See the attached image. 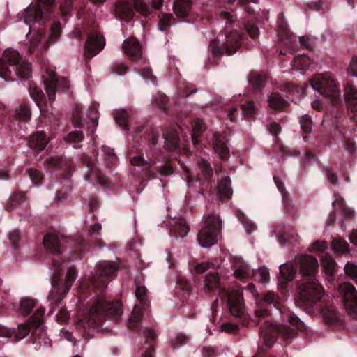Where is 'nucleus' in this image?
<instances>
[{
    "label": "nucleus",
    "mask_w": 357,
    "mask_h": 357,
    "mask_svg": "<svg viewBox=\"0 0 357 357\" xmlns=\"http://www.w3.org/2000/svg\"><path fill=\"white\" fill-rule=\"evenodd\" d=\"M204 286L209 291H216L219 294L224 293L225 295H227L228 307L231 314L238 317L243 312L244 301L243 290L238 289L227 294L217 271H210L206 275Z\"/></svg>",
    "instance_id": "obj_3"
},
{
    "label": "nucleus",
    "mask_w": 357,
    "mask_h": 357,
    "mask_svg": "<svg viewBox=\"0 0 357 357\" xmlns=\"http://www.w3.org/2000/svg\"><path fill=\"white\" fill-rule=\"evenodd\" d=\"M234 275L238 280L248 279L253 275V269L241 258H236L233 262Z\"/></svg>",
    "instance_id": "obj_19"
},
{
    "label": "nucleus",
    "mask_w": 357,
    "mask_h": 357,
    "mask_svg": "<svg viewBox=\"0 0 357 357\" xmlns=\"http://www.w3.org/2000/svg\"><path fill=\"white\" fill-rule=\"evenodd\" d=\"M280 275L278 289L284 291L287 288V282L294 279L297 271V264L296 261L284 263L279 266Z\"/></svg>",
    "instance_id": "obj_15"
},
{
    "label": "nucleus",
    "mask_w": 357,
    "mask_h": 357,
    "mask_svg": "<svg viewBox=\"0 0 357 357\" xmlns=\"http://www.w3.org/2000/svg\"><path fill=\"white\" fill-rule=\"evenodd\" d=\"M241 35L237 31H231L225 36V41L223 43L226 52L229 54H233L236 49L240 46Z\"/></svg>",
    "instance_id": "obj_21"
},
{
    "label": "nucleus",
    "mask_w": 357,
    "mask_h": 357,
    "mask_svg": "<svg viewBox=\"0 0 357 357\" xmlns=\"http://www.w3.org/2000/svg\"><path fill=\"white\" fill-rule=\"evenodd\" d=\"M43 38V36L40 32H37L36 35L33 36V38L29 42L28 45V51L30 54L33 53L35 47L40 45L41 49H47L48 47V45L47 42L45 40L44 43H42Z\"/></svg>",
    "instance_id": "obj_33"
},
{
    "label": "nucleus",
    "mask_w": 357,
    "mask_h": 357,
    "mask_svg": "<svg viewBox=\"0 0 357 357\" xmlns=\"http://www.w3.org/2000/svg\"><path fill=\"white\" fill-rule=\"evenodd\" d=\"M54 0H37L36 4H31L23 13V24L28 26L29 33L31 26L38 24L39 26L45 24L50 19L53 12Z\"/></svg>",
    "instance_id": "obj_6"
},
{
    "label": "nucleus",
    "mask_w": 357,
    "mask_h": 357,
    "mask_svg": "<svg viewBox=\"0 0 357 357\" xmlns=\"http://www.w3.org/2000/svg\"><path fill=\"white\" fill-rule=\"evenodd\" d=\"M165 147L168 151L175 150L178 146V132L174 129H171L164 134Z\"/></svg>",
    "instance_id": "obj_26"
},
{
    "label": "nucleus",
    "mask_w": 357,
    "mask_h": 357,
    "mask_svg": "<svg viewBox=\"0 0 357 357\" xmlns=\"http://www.w3.org/2000/svg\"><path fill=\"white\" fill-rule=\"evenodd\" d=\"M300 273L303 278H316L315 273L318 268L317 259L312 256H302L299 259Z\"/></svg>",
    "instance_id": "obj_17"
},
{
    "label": "nucleus",
    "mask_w": 357,
    "mask_h": 357,
    "mask_svg": "<svg viewBox=\"0 0 357 357\" xmlns=\"http://www.w3.org/2000/svg\"><path fill=\"white\" fill-rule=\"evenodd\" d=\"M116 12L124 20H129L132 17V11L126 3H121L116 6Z\"/></svg>",
    "instance_id": "obj_44"
},
{
    "label": "nucleus",
    "mask_w": 357,
    "mask_h": 357,
    "mask_svg": "<svg viewBox=\"0 0 357 357\" xmlns=\"http://www.w3.org/2000/svg\"><path fill=\"white\" fill-rule=\"evenodd\" d=\"M136 11L141 15L146 16L149 14V9L143 0H132Z\"/></svg>",
    "instance_id": "obj_52"
},
{
    "label": "nucleus",
    "mask_w": 357,
    "mask_h": 357,
    "mask_svg": "<svg viewBox=\"0 0 357 357\" xmlns=\"http://www.w3.org/2000/svg\"><path fill=\"white\" fill-rule=\"evenodd\" d=\"M169 99L167 96L163 93H157L152 100V104L162 112H166L167 105Z\"/></svg>",
    "instance_id": "obj_39"
},
{
    "label": "nucleus",
    "mask_w": 357,
    "mask_h": 357,
    "mask_svg": "<svg viewBox=\"0 0 357 357\" xmlns=\"http://www.w3.org/2000/svg\"><path fill=\"white\" fill-rule=\"evenodd\" d=\"M19 52L6 49L0 58V78L6 82H14L18 78L29 77L31 68L28 62H20Z\"/></svg>",
    "instance_id": "obj_2"
},
{
    "label": "nucleus",
    "mask_w": 357,
    "mask_h": 357,
    "mask_svg": "<svg viewBox=\"0 0 357 357\" xmlns=\"http://www.w3.org/2000/svg\"><path fill=\"white\" fill-rule=\"evenodd\" d=\"M206 127L205 123L200 119H196L192 124V142L194 145L199 143V137L202 132L206 130Z\"/></svg>",
    "instance_id": "obj_28"
},
{
    "label": "nucleus",
    "mask_w": 357,
    "mask_h": 357,
    "mask_svg": "<svg viewBox=\"0 0 357 357\" xmlns=\"http://www.w3.org/2000/svg\"><path fill=\"white\" fill-rule=\"evenodd\" d=\"M321 314L323 319L326 323L333 324L340 319L337 312L333 307H329L323 310Z\"/></svg>",
    "instance_id": "obj_37"
},
{
    "label": "nucleus",
    "mask_w": 357,
    "mask_h": 357,
    "mask_svg": "<svg viewBox=\"0 0 357 357\" xmlns=\"http://www.w3.org/2000/svg\"><path fill=\"white\" fill-rule=\"evenodd\" d=\"M236 215L238 219L243 225L245 232L248 234H250L252 232L256 230V225L252 221L249 220L242 211H238L236 212Z\"/></svg>",
    "instance_id": "obj_35"
},
{
    "label": "nucleus",
    "mask_w": 357,
    "mask_h": 357,
    "mask_svg": "<svg viewBox=\"0 0 357 357\" xmlns=\"http://www.w3.org/2000/svg\"><path fill=\"white\" fill-rule=\"evenodd\" d=\"M344 272L347 275L353 280H357V264L354 262H347L344 266Z\"/></svg>",
    "instance_id": "obj_56"
},
{
    "label": "nucleus",
    "mask_w": 357,
    "mask_h": 357,
    "mask_svg": "<svg viewBox=\"0 0 357 357\" xmlns=\"http://www.w3.org/2000/svg\"><path fill=\"white\" fill-rule=\"evenodd\" d=\"M36 302L33 299L29 298H24L20 301V309L25 314H29L33 307Z\"/></svg>",
    "instance_id": "obj_46"
},
{
    "label": "nucleus",
    "mask_w": 357,
    "mask_h": 357,
    "mask_svg": "<svg viewBox=\"0 0 357 357\" xmlns=\"http://www.w3.org/2000/svg\"><path fill=\"white\" fill-rule=\"evenodd\" d=\"M29 94L36 102L37 107L39 108L40 112H43V103L45 100V95L40 88L31 84L29 87Z\"/></svg>",
    "instance_id": "obj_27"
},
{
    "label": "nucleus",
    "mask_w": 357,
    "mask_h": 357,
    "mask_svg": "<svg viewBox=\"0 0 357 357\" xmlns=\"http://www.w3.org/2000/svg\"><path fill=\"white\" fill-rule=\"evenodd\" d=\"M335 261L334 259L329 256L326 255L321 259V266L325 271L326 273L328 275H332L334 273L335 268Z\"/></svg>",
    "instance_id": "obj_41"
},
{
    "label": "nucleus",
    "mask_w": 357,
    "mask_h": 357,
    "mask_svg": "<svg viewBox=\"0 0 357 357\" xmlns=\"http://www.w3.org/2000/svg\"><path fill=\"white\" fill-rule=\"evenodd\" d=\"M333 205L334 207L338 206L339 207L342 208L344 215L348 217H353L354 215V211L352 208L347 207L344 205V202L343 199H336L333 202Z\"/></svg>",
    "instance_id": "obj_60"
},
{
    "label": "nucleus",
    "mask_w": 357,
    "mask_h": 357,
    "mask_svg": "<svg viewBox=\"0 0 357 357\" xmlns=\"http://www.w3.org/2000/svg\"><path fill=\"white\" fill-rule=\"evenodd\" d=\"M105 45L104 38L99 34L90 35L85 43L84 55L87 59H91L103 50Z\"/></svg>",
    "instance_id": "obj_14"
},
{
    "label": "nucleus",
    "mask_w": 357,
    "mask_h": 357,
    "mask_svg": "<svg viewBox=\"0 0 357 357\" xmlns=\"http://www.w3.org/2000/svg\"><path fill=\"white\" fill-rule=\"evenodd\" d=\"M141 76L146 82H150L153 84H156V77L152 74L151 70L146 67L141 70Z\"/></svg>",
    "instance_id": "obj_59"
},
{
    "label": "nucleus",
    "mask_w": 357,
    "mask_h": 357,
    "mask_svg": "<svg viewBox=\"0 0 357 357\" xmlns=\"http://www.w3.org/2000/svg\"><path fill=\"white\" fill-rule=\"evenodd\" d=\"M243 114L245 117H250L256 112L257 107L252 101H248L241 105Z\"/></svg>",
    "instance_id": "obj_55"
},
{
    "label": "nucleus",
    "mask_w": 357,
    "mask_h": 357,
    "mask_svg": "<svg viewBox=\"0 0 357 357\" xmlns=\"http://www.w3.org/2000/svg\"><path fill=\"white\" fill-rule=\"evenodd\" d=\"M43 244L46 250H47L54 256L52 259V265L55 269L60 268L61 264L63 261L61 258V246L60 238L58 234H49L45 236Z\"/></svg>",
    "instance_id": "obj_13"
},
{
    "label": "nucleus",
    "mask_w": 357,
    "mask_h": 357,
    "mask_svg": "<svg viewBox=\"0 0 357 357\" xmlns=\"http://www.w3.org/2000/svg\"><path fill=\"white\" fill-rule=\"evenodd\" d=\"M332 248L338 255H344L349 252V245L341 238H335L332 242Z\"/></svg>",
    "instance_id": "obj_34"
},
{
    "label": "nucleus",
    "mask_w": 357,
    "mask_h": 357,
    "mask_svg": "<svg viewBox=\"0 0 357 357\" xmlns=\"http://www.w3.org/2000/svg\"><path fill=\"white\" fill-rule=\"evenodd\" d=\"M136 11L141 15L146 16L149 14V9L143 0H132Z\"/></svg>",
    "instance_id": "obj_53"
},
{
    "label": "nucleus",
    "mask_w": 357,
    "mask_h": 357,
    "mask_svg": "<svg viewBox=\"0 0 357 357\" xmlns=\"http://www.w3.org/2000/svg\"><path fill=\"white\" fill-rule=\"evenodd\" d=\"M268 105L276 110L283 109L287 105V101L278 93H272L268 99Z\"/></svg>",
    "instance_id": "obj_30"
},
{
    "label": "nucleus",
    "mask_w": 357,
    "mask_h": 357,
    "mask_svg": "<svg viewBox=\"0 0 357 357\" xmlns=\"http://www.w3.org/2000/svg\"><path fill=\"white\" fill-rule=\"evenodd\" d=\"M299 122L301 124V129L305 132H306V133L310 132V131L312 130V122L311 118L308 115L305 114V115L302 116L300 118Z\"/></svg>",
    "instance_id": "obj_58"
},
{
    "label": "nucleus",
    "mask_w": 357,
    "mask_h": 357,
    "mask_svg": "<svg viewBox=\"0 0 357 357\" xmlns=\"http://www.w3.org/2000/svg\"><path fill=\"white\" fill-rule=\"evenodd\" d=\"M197 165L204 176L208 177L212 175L213 170L207 160L203 158H199L197 160Z\"/></svg>",
    "instance_id": "obj_47"
},
{
    "label": "nucleus",
    "mask_w": 357,
    "mask_h": 357,
    "mask_svg": "<svg viewBox=\"0 0 357 357\" xmlns=\"http://www.w3.org/2000/svg\"><path fill=\"white\" fill-rule=\"evenodd\" d=\"M146 294L147 289L144 285L141 284H136L135 296L136 298L142 302L144 307L146 305L145 298Z\"/></svg>",
    "instance_id": "obj_50"
},
{
    "label": "nucleus",
    "mask_w": 357,
    "mask_h": 357,
    "mask_svg": "<svg viewBox=\"0 0 357 357\" xmlns=\"http://www.w3.org/2000/svg\"><path fill=\"white\" fill-rule=\"evenodd\" d=\"M9 241L14 249L17 248V243L20 241V234L18 230H15L8 234Z\"/></svg>",
    "instance_id": "obj_63"
},
{
    "label": "nucleus",
    "mask_w": 357,
    "mask_h": 357,
    "mask_svg": "<svg viewBox=\"0 0 357 357\" xmlns=\"http://www.w3.org/2000/svg\"><path fill=\"white\" fill-rule=\"evenodd\" d=\"M43 81L50 103L54 101L56 91H65L70 86L68 81L65 77H56L54 71L52 69L46 70L45 73L43 75Z\"/></svg>",
    "instance_id": "obj_9"
},
{
    "label": "nucleus",
    "mask_w": 357,
    "mask_h": 357,
    "mask_svg": "<svg viewBox=\"0 0 357 357\" xmlns=\"http://www.w3.org/2000/svg\"><path fill=\"white\" fill-rule=\"evenodd\" d=\"M45 313V309L43 307H39L36 310L33 316L31 317V326L36 327V329L33 331V334H36L37 331H41L40 326L43 322V315Z\"/></svg>",
    "instance_id": "obj_38"
},
{
    "label": "nucleus",
    "mask_w": 357,
    "mask_h": 357,
    "mask_svg": "<svg viewBox=\"0 0 357 357\" xmlns=\"http://www.w3.org/2000/svg\"><path fill=\"white\" fill-rule=\"evenodd\" d=\"M49 139L46 138V135L43 131H38L31 135L29 139V145L31 149L43 150L44 149Z\"/></svg>",
    "instance_id": "obj_23"
},
{
    "label": "nucleus",
    "mask_w": 357,
    "mask_h": 357,
    "mask_svg": "<svg viewBox=\"0 0 357 357\" xmlns=\"http://www.w3.org/2000/svg\"><path fill=\"white\" fill-rule=\"evenodd\" d=\"M29 176L35 186H38L43 178L42 174L36 169H29L27 170Z\"/></svg>",
    "instance_id": "obj_51"
},
{
    "label": "nucleus",
    "mask_w": 357,
    "mask_h": 357,
    "mask_svg": "<svg viewBox=\"0 0 357 357\" xmlns=\"http://www.w3.org/2000/svg\"><path fill=\"white\" fill-rule=\"evenodd\" d=\"M116 270V266L110 261L100 262L96 266V277L91 283L96 289L97 297L90 307L89 317L80 320L81 322H86L89 327H94L97 324L96 319L100 320L105 315L118 318L123 313L121 303L112 301L103 293L108 282L107 278L112 277Z\"/></svg>",
    "instance_id": "obj_1"
},
{
    "label": "nucleus",
    "mask_w": 357,
    "mask_h": 357,
    "mask_svg": "<svg viewBox=\"0 0 357 357\" xmlns=\"http://www.w3.org/2000/svg\"><path fill=\"white\" fill-rule=\"evenodd\" d=\"M116 122L122 128H127L128 114L125 110H117L114 113Z\"/></svg>",
    "instance_id": "obj_49"
},
{
    "label": "nucleus",
    "mask_w": 357,
    "mask_h": 357,
    "mask_svg": "<svg viewBox=\"0 0 357 357\" xmlns=\"http://www.w3.org/2000/svg\"><path fill=\"white\" fill-rule=\"evenodd\" d=\"M296 303L305 309L314 306L324 294L323 287L316 278H303L297 287Z\"/></svg>",
    "instance_id": "obj_5"
},
{
    "label": "nucleus",
    "mask_w": 357,
    "mask_h": 357,
    "mask_svg": "<svg viewBox=\"0 0 357 357\" xmlns=\"http://www.w3.org/2000/svg\"><path fill=\"white\" fill-rule=\"evenodd\" d=\"M124 53L132 59H138L142 56V45L134 37L126 39L122 43Z\"/></svg>",
    "instance_id": "obj_18"
},
{
    "label": "nucleus",
    "mask_w": 357,
    "mask_h": 357,
    "mask_svg": "<svg viewBox=\"0 0 357 357\" xmlns=\"http://www.w3.org/2000/svg\"><path fill=\"white\" fill-rule=\"evenodd\" d=\"M280 30L278 33V36L280 37V45L282 46H285L289 50V53H293L295 52L297 46L298 41L301 44V45L304 46L306 48L310 47V43L307 38L302 37L298 39L296 36L291 32H290L286 27H283L281 25ZM287 52L280 51V54L282 55L287 54Z\"/></svg>",
    "instance_id": "obj_12"
},
{
    "label": "nucleus",
    "mask_w": 357,
    "mask_h": 357,
    "mask_svg": "<svg viewBox=\"0 0 357 357\" xmlns=\"http://www.w3.org/2000/svg\"><path fill=\"white\" fill-rule=\"evenodd\" d=\"M76 277L77 273L74 267H70L68 268L64 281H60L56 277H54L52 282V287L50 296L56 301L63 298L70 289Z\"/></svg>",
    "instance_id": "obj_10"
},
{
    "label": "nucleus",
    "mask_w": 357,
    "mask_h": 357,
    "mask_svg": "<svg viewBox=\"0 0 357 357\" xmlns=\"http://www.w3.org/2000/svg\"><path fill=\"white\" fill-rule=\"evenodd\" d=\"M230 184L231 181L229 177H225L220 181L218 187V197L220 200L228 199L231 196L232 190Z\"/></svg>",
    "instance_id": "obj_25"
},
{
    "label": "nucleus",
    "mask_w": 357,
    "mask_h": 357,
    "mask_svg": "<svg viewBox=\"0 0 357 357\" xmlns=\"http://www.w3.org/2000/svg\"><path fill=\"white\" fill-rule=\"evenodd\" d=\"M229 139L219 133H215L211 139L213 148L215 154L222 161H226L229 158L230 151L228 147Z\"/></svg>",
    "instance_id": "obj_16"
},
{
    "label": "nucleus",
    "mask_w": 357,
    "mask_h": 357,
    "mask_svg": "<svg viewBox=\"0 0 357 357\" xmlns=\"http://www.w3.org/2000/svg\"><path fill=\"white\" fill-rule=\"evenodd\" d=\"M99 107V104L96 102H93L91 104V106L89 108V119L91 121L92 126L89 128L88 132L91 133H93L97 125L98 120V108Z\"/></svg>",
    "instance_id": "obj_29"
},
{
    "label": "nucleus",
    "mask_w": 357,
    "mask_h": 357,
    "mask_svg": "<svg viewBox=\"0 0 357 357\" xmlns=\"http://www.w3.org/2000/svg\"><path fill=\"white\" fill-rule=\"evenodd\" d=\"M173 9L177 17L184 18L190 11L191 0H176Z\"/></svg>",
    "instance_id": "obj_24"
},
{
    "label": "nucleus",
    "mask_w": 357,
    "mask_h": 357,
    "mask_svg": "<svg viewBox=\"0 0 357 357\" xmlns=\"http://www.w3.org/2000/svg\"><path fill=\"white\" fill-rule=\"evenodd\" d=\"M304 327L303 323L297 317H291L286 324L273 325L266 323L259 334L267 347H272L276 342L278 334H281L287 341H291L298 330Z\"/></svg>",
    "instance_id": "obj_4"
},
{
    "label": "nucleus",
    "mask_w": 357,
    "mask_h": 357,
    "mask_svg": "<svg viewBox=\"0 0 357 357\" xmlns=\"http://www.w3.org/2000/svg\"><path fill=\"white\" fill-rule=\"evenodd\" d=\"M170 234L175 237H185L189 231V227L184 219H172L169 222Z\"/></svg>",
    "instance_id": "obj_20"
},
{
    "label": "nucleus",
    "mask_w": 357,
    "mask_h": 357,
    "mask_svg": "<svg viewBox=\"0 0 357 357\" xmlns=\"http://www.w3.org/2000/svg\"><path fill=\"white\" fill-rule=\"evenodd\" d=\"M345 96L349 107L357 112V89L348 84L345 89Z\"/></svg>",
    "instance_id": "obj_31"
},
{
    "label": "nucleus",
    "mask_w": 357,
    "mask_h": 357,
    "mask_svg": "<svg viewBox=\"0 0 357 357\" xmlns=\"http://www.w3.org/2000/svg\"><path fill=\"white\" fill-rule=\"evenodd\" d=\"M15 332L13 333L16 340H20L27 336L31 331V328L25 324H21L17 329L13 328Z\"/></svg>",
    "instance_id": "obj_48"
},
{
    "label": "nucleus",
    "mask_w": 357,
    "mask_h": 357,
    "mask_svg": "<svg viewBox=\"0 0 357 357\" xmlns=\"http://www.w3.org/2000/svg\"><path fill=\"white\" fill-rule=\"evenodd\" d=\"M215 265L212 262L206 261L195 264L192 268L197 274H202L211 268H213Z\"/></svg>",
    "instance_id": "obj_54"
},
{
    "label": "nucleus",
    "mask_w": 357,
    "mask_h": 357,
    "mask_svg": "<svg viewBox=\"0 0 357 357\" xmlns=\"http://www.w3.org/2000/svg\"><path fill=\"white\" fill-rule=\"evenodd\" d=\"M275 301V296L272 293L266 294L260 303L259 309H256L254 311V315L256 319L259 317H265L268 314V307H271Z\"/></svg>",
    "instance_id": "obj_22"
},
{
    "label": "nucleus",
    "mask_w": 357,
    "mask_h": 357,
    "mask_svg": "<svg viewBox=\"0 0 357 357\" xmlns=\"http://www.w3.org/2000/svg\"><path fill=\"white\" fill-rule=\"evenodd\" d=\"M310 86L325 98L332 100H335L340 95L337 86L329 73L316 75L310 80Z\"/></svg>",
    "instance_id": "obj_8"
},
{
    "label": "nucleus",
    "mask_w": 357,
    "mask_h": 357,
    "mask_svg": "<svg viewBox=\"0 0 357 357\" xmlns=\"http://www.w3.org/2000/svg\"><path fill=\"white\" fill-rule=\"evenodd\" d=\"M176 288L183 291L184 294H189L190 287L185 278H179L177 280Z\"/></svg>",
    "instance_id": "obj_61"
},
{
    "label": "nucleus",
    "mask_w": 357,
    "mask_h": 357,
    "mask_svg": "<svg viewBox=\"0 0 357 357\" xmlns=\"http://www.w3.org/2000/svg\"><path fill=\"white\" fill-rule=\"evenodd\" d=\"M220 17L222 22H225L227 28L231 27V24L235 22V17L228 11L222 10L220 13Z\"/></svg>",
    "instance_id": "obj_57"
},
{
    "label": "nucleus",
    "mask_w": 357,
    "mask_h": 357,
    "mask_svg": "<svg viewBox=\"0 0 357 357\" xmlns=\"http://www.w3.org/2000/svg\"><path fill=\"white\" fill-rule=\"evenodd\" d=\"M255 280L261 283H267L269 280V271L266 267H260L257 270L253 269V275Z\"/></svg>",
    "instance_id": "obj_40"
},
{
    "label": "nucleus",
    "mask_w": 357,
    "mask_h": 357,
    "mask_svg": "<svg viewBox=\"0 0 357 357\" xmlns=\"http://www.w3.org/2000/svg\"><path fill=\"white\" fill-rule=\"evenodd\" d=\"M171 18L172 16L169 15H164L162 17H160L158 24V29L161 31H165L170 26L169 21Z\"/></svg>",
    "instance_id": "obj_64"
},
{
    "label": "nucleus",
    "mask_w": 357,
    "mask_h": 357,
    "mask_svg": "<svg viewBox=\"0 0 357 357\" xmlns=\"http://www.w3.org/2000/svg\"><path fill=\"white\" fill-rule=\"evenodd\" d=\"M84 139L83 133L80 131H72L65 137V141L73 145L74 148L80 147V143Z\"/></svg>",
    "instance_id": "obj_36"
},
{
    "label": "nucleus",
    "mask_w": 357,
    "mask_h": 357,
    "mask_svg": "<svg viewBox=\"0 0 357 357\" xmlns=\"http://www.w3.org/2000/svg\"><path fill=\"white\" fill-rule=\"evenodd\" d=\"M265 80V75L257 72H251L248 77L249 84L256 90L259 89L264 86Z\"/></svg>",
    "instance_id": "obj_32"
},
{
    "label": "nucleus",
    "mask_w": 357,
    "mask_h": 357,
    "mask_svg": "<svg viewBox=\"0 0 357 357\" xmlns=\"http://www.w3.org/2000/svg\"><path fill=\"white\" fill-rule=\"evenodd\" d=\"M31 112L25 104H21L15 109V118L22 121L30 119Z\"/></svg>",
    "instance_id": "obj_42"
},
{
    "label": "nucleus",
    "mask_w": 357,
    "mask_h": 357,
    "mask_svg": "<svg viewBox=\"0 0 357 357\" xmlns=\"http://www.w3.org/2000/svg\"><path fill=\"white\" fill-rule=\"evenodd\" d=\"M220 228L221 221L217 214L206 216L197 235L199 245L208 248L215 245L220 236Z\"/></svg>",
    "instance_id": "obj_7"
},
{
    "label": "nucleus",
    "mask_w": 357,
    "mask_h": 357,
    "mask_svg": "<svg viewBox=\"0 0 357 357\" xmlns=\"http://www.w3.org/2000/svg\"><path fill=\"white\" fill-rule=\"evenodd\" d=\"M142 317V309L139 305H135L133 308L132 314L129 319V326L135 328L138 326V323Z\"/></svg>",
    "instance_id": "obj_43"
},
{
    "label": "nucleus",
    "mask_w": 357,
    "mask_h": 357,
    "mask_svg": "<svg viewBox=\"0 0 357 357\" xmlns=\"http://www.w3.org/2000/svg\"><path fill=\"white\" fill-rule=\"evenodd\" d=\"M337 291L347 312L357 315V291L354 286L344 282L338 286Z\"/></svg>",
    "instance_id": "obj_11"
},
{
    "label": "nucleus",
    "mask_w": 357,
    "mask_h": 357,
    "mask_svg": "<svg viewBox=\"0 0 357 357\" xmlns=\"http://www.w3.org/2000/svg\"><path fill=\"white\" fill-rule=\"evenodd\" d=\"M328 247V244L324 241H317L313 243L309 248L310 251L317 252V251H324Z\"/></svg>",
    "instance_id": "obj_62"
},
{
    "label": "nucleus",
    "mask_w": 357,
    "mask_h": 357,
    "mask_svg": "<svg viewBox=\"0 0 357 357\" xmlns=\"http://www.w3.org/2000/svg\"><path fill=\"white\" fill-rule=\"evenodd\" d=\"M309 58L304 54L299 55L296 57L294 60L293 67L296 68V70L299 69H309L310 66L308 65Z\"/></svg>",
    "instance_id": "obj_45"
}]
</instances>
